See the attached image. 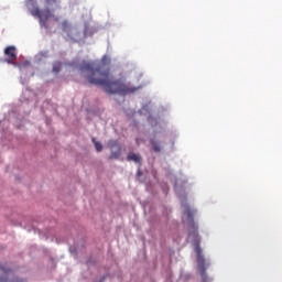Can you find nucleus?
Segmentation results:
<instances>
[{
  "label": "nucleus",
  "mask_w": 282,
  "mask_h": 282,
  "mask_svg": "<svg viewBox=\"0 0 282 282\" xmlns=\"http://www.w3.org/2000/svg\"><path fill=\"white\" fill-rule=\"evenodd\" d=\"M18 282H23L22 280L18 281Z\"/></svg>",
  "instance_id": "nucleus-15"
},
{
  "label": "nucleus",
  "mask_w": 282,
  "mask_h": 282,
  "mask_svg": "<svg viewBox=\"0 0 282 282\" xmlns=\"http://www.w3.org/2000/svg\"><path fill=\"white\" fill-rule=\"evenodd\" d=\"M56 1H57V0H46V2H47L48 4H51V3H56Z\"/></svg>",
  "instance_id": "nucleus-13"
},
{
  "label": "nucleus",
  "mask_w": 282,
  "mask_h": 282,
  "mask_svg": "<svg viewBox=\"0 0 282 282\" xmlns=\"http://www.w3.org/2000/svg\"><path fill=\"white\" fill-rule=\"evenodd\" d=\"M68 26V23H67V21H64L63 22V29H64V31H66V28Z\"/></svg>",
  "instance_id": "nucleus-12"
},
{
  "label": "nucleus",
  "mask_w": 282,
  "mask_h": 282,
  "mask_svg": "<svg viewBox=\"0 0 282 282\" xmlns=\"http://www.w3.org/2000/svg\"><path fill=\"white\" fill-rule=\"evenodd\" d=\"M77 70L88 80V84L104 87L108 95L119 94L126 96L134 94L142 88V86L126 84V79L122 78L112 80L109 70H101L95 62L83 59L77 64Z\"/></svg>",
  "instance_id": "nucleus-1"
},
{
  "label": "nucleus",
  "mask_w": 282,
  "mask_h": 282,
  "mask_svg": "<svg viewBox=\"0 0 282 282\" xmlns=\"http://www.w3.org/2000/svg\"><path fill=\"white\" fill-rule=\"evenodd\" d=\"M4 55L7 56L6 62L9 64H14L18 55L15 46H7L4 51Z\"/></svg>",
  "instance_id": "nucleus-5"
},
{
  "label": "nucleus",
  "mask_w": 282,
  "mask_h": 282,
  "mask_svg": "<svg viewBox=\"0 0 282 282\" xmlns=\"http://www.w3.org/2000/svg\"><path fill=\"white\" fill-rule=\"evenodd\" d=\"M150 144L155 153H160L162 151L160 143H158L154 139L150 140Z\"/></svg>",
  "instance_id": "nucleus-7"
},
{
  "label": "nucleus",
  "mask_w": 282,
  "mask_h": 282,
  "mask_svg": "<svg viewBox=\"0 0 282 282\" xmlns=\"http://www.w3.org/2000/svg\"><path fill=\"white\" fill-rule=\"evenodd\" d=\"M33 17H37L41 20V24L46 26V21L53 17V13L51 12L50 8H45L41 10L40 8H34L32 11Z\"/></svg>",
  "instance_id": "nucleus-3"
},
{
  "label": "nucleus",
  "mask_w": 282,
  "mask_h": 282,
  "mask_svg": "<svg viewBox=\"0 0 282 282\" xmlns=\"http://www.w3.org/2000/svg\"><path fill=\"white\" fill-rule=\"evenodd\" d=\"M184 207V218L183 221H186L188 225L194 226V214L188 205H183Z\"/></svg>",
  "instance_id": "nucleus-6"
},
{
  "label": "nucleus",
  "mask_w": 282,
  "mask_h": 282,
  "mask_svg": "<svg viewBox=\"0 0 282 282\" xmlns=\"http://www.w3.org/2000/svg\"><path fill=\"white\" fill-rule=\"evenodd\" d=\"M62 69V62H54L53 64V73L58 74Z\"/></svg>",
  "instance_id": "nucleus-9"
},
{
  "label": "nucleus",
  "mask_w": 282,
  "mask_h": 282,
  "mask_svg": "<svg viewBox=\"0 0 282 282\" xmlns=\"http://www.w3.org/2000/svg\"><path fill=\"white\" fill-rule=\"evenodd\" d=\"M141 156L139 154L130 153L128 154V161H133L134 163L141 164Z\"/></svg>",
  "instance_id": "nucleus-8"
},
{
  "label": "nucleus",
  "mask_w": 282,
  "mask_h": 282,
  "mask_svg": "<svg viewBox=\"0 0 282 282\" xmlns=\"http://www.w3.org/2000/svg\"><path fill=\"white\" fill-rule=\"evenodd\" d=\"M93 143H95V150H97V152L102 151V144L100 142H97L95 139H93Z\"/></svg>",
  "instance_id": "nucleus-11"
},
{
  "label": "nucleus",
  "mask_w": 282,
  "mask_h": 282,
  "mask_svg": "<svg viewBox=\"0 0 282 282\" xmlns=\"http://www.w3.org/2000/svg\"><path fill=\"white\" fill-rule=\"evenodd\" d=\"M194 237H196V240L194 241L195 252L197 254V268L202 278V282H209V279L206 274V265L205 260L202 257V249L199 247L200 239L198 238V234L194 232Z\"/></svg>",
  "instance_id": "nucleus-2"
},
{
  "label": "nucleus",
  "mask_w": 282,
  "mask_h": 282,
  "mask_svg": "<svg viewBox=\"0 0 282 282\" xmlns=\"http://www.w3.org/2000/svg\"><path fill=\"white\" fill-rule=\"evenodd\" d=\"M3 281V279H0V282H2Z\"/></svg>",
  "instance_id": "nucleus-14"
},
{
  "label": "nucleus",
  "mask_w": 282,
  "mask_h": 282,
  "mask_svg": "<svg viewBox=\"0 0 282 282\" xmlns=\"http://www.w3.org/2000/svg\"><path fill=\"white\" fill-rule=\"evenodd\" d=\"M108 148H110V160H118L121 156V148L116 141L108 142Z\"/></svg>",
  "instance_id": "nucleus-4"
},
{
  "label": "nucleus",
  "mask_w": 282,
  "mask_h": 282,
  "mask_svg": "<svg viewBox=\"0 0 282 282\" xmlns=\"http://www.w3.org/2000/svg\"><path fill=\"white\" fill-rule=\"evenodd\" d=\"M111 59L110 57H107V55H104V57H101V65L107 66L110 65Z\"/></svg>",
  "instance_id": "nucleus-10"
}]
</instances>
